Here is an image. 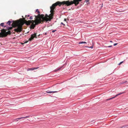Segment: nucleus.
Returning a JSON list of instances; mask_svg holds the SVG:
<instances>
[{"label":"nucleus","instance_id":"12","mask_svg":"<svg viewBox=\"0 0 128 128\" xmlns=\"http://www.w3.org/2000/svg\"><path fill=\"white\" fill-rule=\"evenodd\" d=\"M11 21H8V22H7V24H8V25H10V23H11Z\"/></svg>","mask_w":128,"mask_h":128},{"label":"nucleus","instance_id":"2","mask_svg":"<svg viewBox=\"0 0 128 128\" xmlns=\"http://www.w3.org/2000/svg\"><path fill=\"white\" fill-rule=\"evenodd\" d=\"M24 24V23L22 18H20L19 20L14 21L12 25V27H8L7 28L8 30H12L13 27L15 28L17 27L16 28H15L14 30L11 31L9 30L8 32H6L5 36L6 37L8 34H10L11 33L15 34V32H20L22 30V26Z\"/></svg>","mask_w":128,"mask_h":128},{"label":"nucleus","instance_id":"17","mask_svg":"<svg viewBox=\"0 0 128 128\" xmlns=\"http://www.w3.org/2000/svg\"><path fill=\"white\" fill-rule=\"evenodd\" d=\"M118 44L117 43H115L114 44V46H116V45H117Z\"/></svg>","mask_w":128,"mask_h":128},{"label":"nucleus","instance_id":"20","mask_svg":"<svg viewBox=\"0 0 128 128\" xmlns=\"http://www.w3.org/2000/svg\"><path fill=\"white\" fill-rule=\"evenodd\" d=\"M112 46H108L107 47H108V48H110V47H111Z\"/></svg>","mask_w":128,"mask_h":128},{"label":"nucleus","instance_id":"24","mask_svg":"<svg viewBox=\"0 0 128 128\" xmlns=\"http://www.w3.org/2000/svg\"><path fill=\"white\" fill-rule=\"evenodd\" d=\"M56 30H52V32H54Z\"/></svg>","mask_w":128,"mask_h":128},{"label":"nucleus","instance_id":"10","mask_svg":"<svg viewBox=\"0 0 128 128\" xmlns=\"http://www.w3.org/2000/svg\"><path fill=\"white\" fill-rule=\"evenodd\" d=\"M124 92H122V93H119V94H117L116 95V96H118V95H119L120 94H121L124 93Z\"/></svg>","mask_w":128,"mask_h":128},{"label":"nucleus","instance_id":"14","mask_svg":"<svg viewBox=\"0 0 128 128\" xmlns=\"http://www.w3.org/2000/svg\"><path fill=\"white\" fill-rule=\"evenodd\" d=\"M123 62V61L122 62H120V63L118 64V65H120L121 64H122Z\"/></svg>","mask_w":128,"mask_h":128},{"label":"nucleus","instance_id":"22","mask_svg":"<svg viewBox=\"0 0 128 128\" xmlns=\"http://www.w3.org/2000/svg\"><path fill=\"white\" fill-rule=\"evenodd\" d=\"M126 82H127V81H125V82H122V83L121 84H124V83H126Z\"/></svg>","mask_w":128,"mask_h":128},{"label":"nucleus","instance_id":"23","mask_svg":"<svg viewBox=\"0 0 128 128\" xmlns=\"http://www.w3.org/2000/svg\"><path fill=\"white\" fill-rule=\"evenodd\" d=\"M89 48H93V47L92 46H91L89 47Z\"/></svg>","mask_w":128,"mask_h":128},{"label":"nucleus","instance_id":"8","mask_svg":"<svg viewBox=\"0 0 128 128\" xmlns=\"http://www.w3.org/2000/svg\"><path fill=\"white\" fill-rule=\"evenodd\" d=\"M38 68H30L29 69V70H33L35 69H37Z\"/></svg>","mask_w":128,"mask_h":128},{"label":"nucleus","instance_id":"19","mask_svg":"<svg viewBox=\"0 0 128 128\" xmlns=\"http://www.w3.org/2000/svg\"><path fill=\"white\" fill-rule=\"evenodd\" d=\"M17 119H16L14 120L15 121H18V120H17Z\"/></svg>","mask_w":128,"mask_h":128},{"label":"nucleus","instance_id":"16","mask_svg":"<svg viewBox=\"0 0 128 128\" xmlns=\"http://www.w3.org/2000/svg\"><path fill=\"white\" fill-rule=\"evenodd\" d=\"M30 19L32 20V16H31L30 17Z\"/></svg>","mask_w":128,"mask_h":128},{"label":"nucleus","instance_id":"18","mask_svg":"<svg viewBox=\"0 0 128 128\" xmlns=\"http://www.w3.org/2000/svg\"><path fill=\"white\" fill-rule=\"evenodd\" d=\"M26 16H27L28 17H29L30 16H29V15H26L25 17H26Z\"/></svg>","mask_w":128,"mask_h":128},{"label":"nucleus","instance_id":"11","mask_svg":"<svg viewBox=\"0 0 128 128\" xmlns=\"http://www.w3.org/2000/svg\"><path fill=\"white\" fill-rule=\"evenodd\" d=\"M61 68V67L60 68H58V69H56V70H54V72H56V71H57L58 70H60Z\"/></svg>","mask_w":128,"mask_h":128},{"label":"nucleus","instance_id":"1","mask_svg":"<svg viewBox=\"0 0 128 128\" xmlns=\"http://www.w3.org/2000/svg\"><path fill=\"white\" fill-rule=\"evenodd\" d=\"M62 2L58 1L55 3L53 4L50 7L51 13L49 15L46 14L45 16L44 14L40 15L39 13L40 11L38 9H36V12L38 13V15L36 16L34 20H29L27 21L25 20V18H23V20L25 21V23L27 25H30V28L32 29L34 28L36 25H38L40 23H43L44 21L47 22L48 21H50L53 18L54 16V10L56 8V6H59L61 5L62 6ZM22 17L23 16H22Z\"/></svg>","mask_w":128,"mask_h":128},{"label":"nucleus","instance_id":"3","mask_svg":"<svg viewBox=\"0 0 128 128\" xmlns=\"http://www.w3.org/2000/svg\"><path fill=\"white\" fill-rule=\"evenodd\" d=\"M82 0H73V1L70 2L69 0L64 1L62 2V6L65 5L66 6H68L73 4H75V6H77L79 4L80 2L82 1ZM89 0H86V2H88Z\"/></svg>","mask_w":128,"mask_h":128},{"label":"nucleus","instance_id":"25","mask_svg":"<svg viewBox=\"0 0 128 128\" xmlns=\"http://www.w3.org/2000/svg\"><path fill=\"white\" fill-rule=\"evenodd\" d=\"M61 24L64 26L65 25V24H64L62 22H61Z\"/></svg>","mask_w":128,"mask_h":128},{"label":"nucleus","instance_id":"9","mask_svg":"<svg viewBox=\"0 0 128 128\" xmlns=\"http://www.w3.org/2000/svg\"><path fill=\"white\" fill-rule=\"evenodd\" d=\"M83 43L86 44V42H79L78 43V44H83Z\"/></svg>","mask_w":128,"mask_h":128},{"label":"nucleus","instance_id":"13","mask_svg":"<svg viewBox=\"0 0 128 128\" xmlns=\"http://www.w3.org/2000/svg\"><path fill=\"white\" fill-rule=\"evenodd\" d=\"M4 23H2L0 24V26H4Z\"/></svg>","mask_w":128,"mask_h":128},{"label":"nucleus","instance_id":"7","mask_svg":"<svg viewBox=\"0 0 128 128\" xmlns=\"http://www.w3.org/2000/svg\"><path fill=\"white\" fill-rule=\"evenodd\" d=\"M30 116H26L24 117H20V118H17V119H18V120H20V119H22L23 118H28Z\"/></svg>","mask_w":128,"mask_h":128},{"label":"nucleus","instance_id":"6","mask_svg":"<svg viewBox=\"0 0 128 128\" xmlns=\"http://www.w3.org/2000/svg\"><path fill=\"white\" fill-rule=\"evenodd\" d=\"M46 92L48 93H54L56 92H57L58 91H50L49 90H48L46 91Z\"/></svg>","mask_w":128,"mask_h":128},{"label":"nucleus","instance_id":"4","mask_svg":"<svg viewBox=\"0 0 128 128\" xmlns=\"http://www.w3.org/2000/svg\"><path fill=\"white\" fill-rule=\"evenodd\" d=\"M1 32L0 33V37H5V36L6 34V32L5 30L2 29L1 30Z\"/></svg>","mask_w":128,"mask_h":128},{"label":"nucleus","instance_id":"21","mask_svg":"<svg viewBox=\"0 0 128 128\" xmlns=\"http://www.w3.org/2000/svg\"><path fill=\"white\" fill-rule=\"evenodd\" d=\"M116 97V96H114V97H112V99H114V98H115Z\"/></svg>","mask_w":128,"mask_h":128},{"label":"nucleus","instance_id":"27","mask_svg":"<svg viewBox=\"0 0 128 128\" xmlns=\"http://www.w3.org/2000/svg\"><path fill=\"white\" fill-rule=\"evenodd\" d=\"M110 42H112V41H110Z\"/></svg>","mask_w":128,"mask_h":128},{"label":"nucleus","instance_id":"5","mask_svg":"<svg viewBox=\"0 0 128 128\" xmlns=\"http://www.w3.org/2000/svg\"><path fill=\"white\" fill-rule=\"evenodd\" d=\"M36 38V34L34 33V34L31 35V37L29 39V41H31L33 40L34 38Z\"/></svg>","mask_w":128,"mask_h":128},{"label":"nucleus","instance_id":"15","mask_svg":"<svg viewBox=\"0 0 128 128\" xmlns=\"http://www.w3.org/2000/svg\"><path fill=\"white\" fill-rule=\"evenodd\" d=\"M112 99V98H109L108 99H107L106 100H111V99Z\"/></svg>","mask_w":128,"mask_h":128},{"label":"nucleus","instance_id":"26","mask_svg":"<svg viewBox=\"0 0 128 128\" xmlns=\"http://www.w3.org/2000/svg\"><path fill=\"white\" fill-rule=\"evenodd\" d=\"M64 21H66V19L65 18V19H64Z\"/></svg>","mask_w":128,"mask_h":128}]
</instances>
